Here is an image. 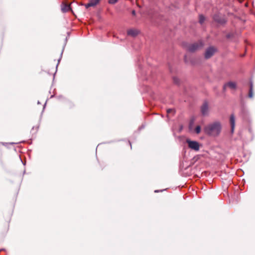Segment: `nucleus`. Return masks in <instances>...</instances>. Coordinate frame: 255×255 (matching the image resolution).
Here are the masks:
<instances>
[{
  "instance_id": "f257e3e1",
  "label": "nucleus",
  "mask_w": 255,
  "mask_h": 255,
  "mask_svg": "<svg viewBox=\"0 0 255 255\" xmlns=\"http://www.w3.org/2000/svg\"><path fill=\"white\" fill-rule=\"evenodd\" d=\"M221 129L222 125L219 121L210 123L204 128V131L206 134L214 137L218 136Z\"/></svg>"
},
{
  "instance_id": "f03ea898",
  "label": "nucleus",
  "mask_w": 255,
  "mask_h": 255,
  "mask_svg": "<svg viewBox=\"0 0 255 255\" xmlns=\"http://www.w3.org/2000/svg\"><path fill=\"white\" fill-rule=\"evenodd\" d=\"M204 44V42L202 40H199L197 42L189 44L187 46V50L190 52H194L202 48Z\"/></svg>"
},
{
  "instance_id": "7ed1b4c3",
  "label": "nucleus",
  "mask_w": 255,
  "mask_h": 255,
  "mask_svg": "<svg viewBox=\"0 0 255 255\" xmlns=\"http://www.w3.org/2000/svg\"><path fill=\"white\" fill-rule=\"evenodd\" d=\"M217 51V49L213 46L208 47L205 52L204 57L206 59L210 58Z\"/></svg>"
},
{
  "instance_id": "20e7f679",
  "label": "nucleus",
  "mask_w": 255,
  "mask_h": 255,
  "mask_svg": "<svg viewBox=\"0 0 255 255\" xmlns=\"http://www.w3.org/2000/svg\"><path fill=\"white\" fill-rule=\"evenodd\" d=\"M186 142L188 144V147L191 149L195 151H198L199 150L200 145L199 142L197 141L187 139Z\"/></svg>"
},
{
  "instance_id": "39448f33",
  "label": "nucleus",
  "mask_w": 255,
  "mask_h": 255,
  "mask_svg": "<svg viewBox=\"0 0 255 255\" xmlns=\"http://www.w3.org/2000/svg\"><path fill=\"white\" fill-rule=\"evenodd\" d=\"M201 113L203 116L208 115L209 107L207 102H204L201 107Z\"/></svg>"
},
{
  "instance_id": "423d86ee",
  "label": "nucleus",
  "mask_w": 255,
  "mask_h": 255,
  "mask_svg": "<svg viewBox=\"0 0 255 255\" xmlns=\"http://www.w3.org/2000/svg\"><path fill=\"white\" fill-rule=\"evenodd\" d=\"M214 20L220 24H224L226 23V20L223 16H220L218 14H216L213 16Z\"/></svg>"
},
{
  "instance_id": "0eeeda50",
  "label": "nucleus",
  "mask_w": 255,
  "mask_h": 255,
  "mask_svg": "<svg viewBox=\"0 0 255 255\" xmlns=\"http://www.w3.org/2000/svg\"><path fill=\"white\" fill-rule=\"evenodd\" d=\"M249 86H250V88H249V94H248V97L249 98L252 99L254 97V93H253L254 83H253V81H252V79H250V80Z\"/></svg>"
},
{
  "instance_id": "6e6552de",
  "label": "nucleus",
  "mask_w": 255,
  "mask_h": 255,
  "mask_svg": "<svg viewBox=\"0 0 255 255\" xmlns=\"http://www.w3.org/2000/svg\"><path fill=\"white\" fill-rule=\"evenodd\" d=\"M230 123L231 125V133H233L234 131L235 127V118L233 114L231 115L230 117Z\"/></svg>"
},
{
  "instance_id": "1a4fd4ad",
  "label": "nucleus",
  "mask_w": 255,
  "mask_h": 255,
  "mask_svg": "<svg viewBox=\"0 0 255 255\" xmlns=\"http://www.w3.org/2000/svg\"><path fill=\"white\" fill-rule=\"evenodd\" d=\"M101 0H90L89 2L85 4L86 8H88L91 6H95L99 3Z\"/></svg>"
},
{
  "instance_id": "9d476101",
  "label": "nucleus",
  "mask_w": 255,
  "mask_h": 255,
  "mask_svg": "<svg viewBox=\"0 0 255 255\" xmlns=\"http://www.w3.org/2000/svg\"><path fill=\"white\" fill-rule=\"evenodd\" d=\"M139 33V31L136 29H129L127 31V34L128 35L131 36L132 37H135Z\"/></svg>"
},
{
  "instance_id": "9b49d317",
  "label": "nucleus",
  "mask_w": 255,
  "mask_h": 255,
  "mask_svg": "<svg viewBox=\"0 0 255 255\" xmlns=\"http://www.w3.org/2000/svg\"><path fill=\"white\" fill-rule=\"evenodd\" d=\"M226 87H229L230 88L232 89H235L237 87V85L235 82H229L224 85V88Z\"/></svg>"
},
{
  "instance_id": "f8f14e48",
  "label": "nucleus",
  "mask_w": 255,
  "mask_h": 255,
  "mask_svg": "<svg viewBox=\"0 0 255 255\" xmlns=\"http://www.w3.org/2000/svg\"><path fill=\"white\" fill-rule=\"evenodd\" d=\"M195 119L194 118H192L189 122V129L190 130L192 129L193 128V127L194 124Z\"/></svg>"
},
{
  "instance_id": "ddd939ff",
  "label": "nucleus",
  "mask_w": 255,
  "mask_h": 255,
  "mask_svg": "<svg viewBox=\"0 0 255 255\" xmlns=\"http://www.w3.org/2000/svg\"><path fill=\"white\" fill-rule=\"evenodd\" d=\"M204 20H205V17L202 14L199 15V23L201 24H202L204 22Z\"/></svg>"
},
{
  "instance_id": "4468645a",
  "label": "nucleus",
  "mask_w": 255,
  "mask_h": 255,
  "mask_svg": "<svg viewBox=\"0 0 255 255\" xmlns=\"http://www.w3.org/2000/svg\"><path fill=\"white\" fill-rule=\"evenodd\" d=\"M70 6L67 4H65L62 8V10L63 12H66L68 11V10L70 9Z\"/></svg>"
},
{
  "instance_id": "2eb2a0df",
  "label": "nucleus",
  "mask_w": 255,
  "mask_h": 255,
  "mask_svg": "<svg viewBox=\"0 0 255 255\" xmlns=\"http://www.w3.org/2000/svg\"><path fill=\"white\" fill-rule=\"evenodd\" d=\"M173 81L175 84L179 85L180 84V80L176 77H173Z\"/></svg>"
},
{
  "instance_id": "dca6fc26",
  "label": "nucleus",
  "mask_w": 255,
  "mask_h": 255,
  "mask_svg": "<svg viewBox=\"0 0 255 255\" xmlns=\"http://www.w3.org/2000/svg\"><path fill=\"white\" fill-rule=\"evenodd\" d=\"M195 131L196 132V133H199L201 131V127L200 126H197L195 129Z\"/></svg>"
},
{
  "instance_id": "f3484780",
  "label": "nucleus",
  "mask_w": 255,
  "mask_h": 255,
  "mask_svg": "<svg viewBox=\"0 0 255 255\" xmlns=\"http://www.w3.org/2000/svg\"><path fill=\"white\" fill-rule=\"evenodd\" d=\"M119 0H109L108 3L111 4H114L116 3Z\"/></svg>"
},
{
  "instance_id": "a211bd4d",
  "label": "nucleus",
  "mask_w": 255,
  "mask_h": 255,
  "mask_svg": "<svg viewBox=\"0 0 255 255\" xmlns=\"http://www.w3.org/2000/svg\"><path fill=\"white\" fill-rule=\"evenodd\" d=\"M233 36V34L231 33H229L227 34L226 35V37L228 39L232 37Z\"/></svg>"
},
{
  "instance_id": "6ab92c4d",
  "label": "nucleus",
  "mask_w": 255,
  "mask_h": 255,
  "mask_svg": "<svg viewBox=\"0 0 255 255\" xmlns=\"http://www.w3.org/2000/svg\"><path fill=\"white\" fill-rule=\"evenodd\" d=\"M174 112V111L172 109H168L167 110V114H169V113H171Z\"/></svg>"
},
{
  "instance_id": "aec40b11",
  "label": "nucleus",
  "mask_w": 255,
  "mask_h": 255,
  "mask_svg": "<svg viewBox=\"0 0 255 255\" xmlns=\"http://www.w3.org/2000/svg\"><path fill=\"white\" fill-rule=\"evenodd\" d=\"M62 53H63V51L61 52V55H60V58L58 59V64H57V67L58 66V65L59 63L60 62V60H61V59L62 55Z\"/></svg>"
},
{
  "instance_id": "412c9836",
  "label": "nucleus",
  "mask_w": 255,
  "mask_h": 255,
  "mask_svg": "<svg viewBox=\"0 0 255 255\" xmlns=\"http://www.w3.org/2000/svg\"><path fill=\"white\" fill-rule=\"evenodd\" d=\"M131 14L133 15H135L136 14V11L135 10H132V11H131Z\"/></svg>"
},
{
  "instance_id": "4be33fe9",
  "label": "nucleus",
  "mask_w": 255,
  "mask_h": 255,
  "mask_svg": "<svg viewBox=\"0 0 255 255\" xmlns=\"http://www.w3.org/2000/svg\"><path fill=\"white\" fill-rule=\"evenodd\" d=\"M162 191V190H161L160 191ZM159 191H159V190H155V191H154V192H155V193H158V192H159Z\"/></svg>"
},
{
  "instance_id": "5701e85b",
  "label": "nucleus",
  "mask_w": 255,
  "mask_h": 255,
  "mask_svg": "<svg viewBox=\"0 0 255 255\" xmlns=\"http://www.w3.org/2000/svg\"><path fill=\"white\" fill-rule=\"evenodd\" d=\"M226 87H225V88H224L223 87V90H224V91H225V90H226Z\"/></svg>"
},
{
  "instance_id": "b1692460",
  "label": "nucleus",
  "mask_w": 255,
  "mask_h": 255,
  "mask_svg": "<svg viewBox=\"0 0 255 255\" xmlns=\"http://www.w3.org/2000/svg\"><path fill=\"white\" fill-rule=\"evenodd\" d=\"M129 144L130 145V147H131V143L130 142V141H129Z\"/></svg>"
},
{
  "instance_id": "393cba45",
  "label": "nucleus",
  "mask_w": 255,
  "mask_h": 255,
  "mask_svg": "<svg viewBox=\"0 0 255 255\" xmlns=\"http://www.w3.org/2000/svg\"><path fill=\"white\" fill-rule=\"evenodd\" d=\"M186 56H185V60H186Z\"/></svg>"
},
{
  "instance_id": "a878e982",
  "label": "nucleus",
  "mask_w": 255,
  "mask_h": 255,
  "mask_svg": "<svg viewBox=\"0 0 255 255\" xmlns=\"http://www.w3.org/2000/svg\"><path fill=\"white\" fill-rule=\"evenodd\" d=\"M38 104H40V102L39 101H38L37 102Z\"/></svg>"
},
{
  "instance_id": "bb28decb",
  "label": "nucleus",
  "mask_w": 255,
  "mask_h": 255,
  "mask_svg": "<svg viewBox=\"0 0 255 255\" xmlns=\"http://www.w3.org/2000/svg\"><path fill=\"white\" fill-rule=\"evenodd\" d=\"M2 250H0V252L1 251H2Z\"/></svg>"
}]
</instances>
